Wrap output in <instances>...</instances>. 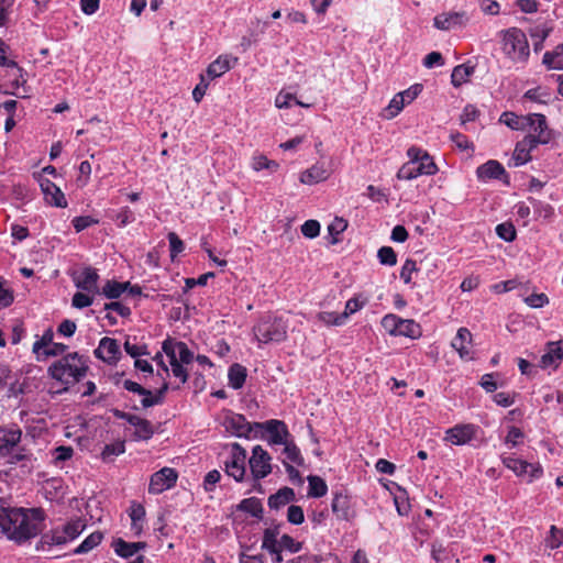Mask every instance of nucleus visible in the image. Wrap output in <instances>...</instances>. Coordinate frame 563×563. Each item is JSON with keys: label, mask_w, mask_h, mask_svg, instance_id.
<instances>
[{"label": "nucleus", "mask_w": 563, "mask_h": 563, "mask_svg": "<svg viewBox=\"0 0 563 563\" xmlns=\"http://www.w3.org/2000/svg\"><path fill=\"white\" fill-rule=\"evenodd\" d=\"M44 519L41 508H13L4 501L2 533L16 544H23L42 532Z\"/></svg>", "instance_id": "nucleus-1"}, {"label": "nucleus", "mask_w": 563, "mask_h": 563, "mask_svg": "<svg viewBox=\"0 0 563 563\" xmlns=\"http://www.w3.org/2000/svg\"><path fill=\"white\" fill-rule=\"evenodd\" d=\"M88 368L87 358L78 352H71L53 362L47 372L67 389L79 383L87 375Z\"/></svg>", "instance_id": "nucleus-2"}, {"label": "nucleus", "mask_w": 563, "mask_h": 563, "mask_svg": "<svg viewBox=\"0 0 563 563\" xmlns=\"http://www.w3.org/2000/svg\"><path fill=\"white\" fill-rule=\"evenodd\" d=\"M288 324L282 317L265 314L253 327V334L258 345L280 343L287 338Z\"/></svg>", "instance_id": "nucleus-3"}, {"label": "nucleus", "mask_w": 563, "mask_h": 563, "mask_svg": "<svg viewBox=\"0 0 563 563\" xmlns=\"http://www.w3.org/2000/svg\"><path fill=\"white\" fill-rule=\"evenodd\" d=\"M407 154L410 161L398 170V179L411 180L421 175H434L438 172V167L431 156L422 150L410 147Z\"/></svg>", "instance_id": "nucleus-4"}, {"label": "nucleus", "mask_w": 563, "mask_h": 563, "mask_svg": "<svg viewBox=\"0 0 563 563\" xmlns=\"http://www.w3.org/2000/svg\"><path fill=\"white\" fill-rule=\"evenodd\" d=\"M503 51L514 62L528 59V40L526 33L518 27L501 31Z\"/></svg>", "instance_id": "nucleus-5"}, {"label": "nucleus", "mask_w": 563, "mask_h": 563, "mask_svg": "<svg viewBox=\"0 0 563 563\" xmlns=\"http://www.w3.org/2000/svg\"><path fill=\"white\" fill-rule=\"evenodd\" d=\"M555 133L549 128L547 118L540 113H530V152L538 145L551 143Z\"/></svg>", "instance_id": "nucleus-6"}, {"label": "nucleus", "mask_w": 563, "mask_h": 563, "mask_svg": "<svg viewBox=\"0 0 563 563\" xmlns=\"http://www.w3.org/2000/svg\"><path fill=\"white\" fill-rule=\"evenodd\" d=\"M221 424L227 432L238 438H250L253 431H257L254 423H250L243 415L231 410L223 412Z\"/></svg>", "instance_id": "nucleus-7"}, {"label": "nucleus", "mask_w": 563, "mask_h": 563, "mask_svg": "<svg viewBox=\"0 0 563 563\" xmlns=\"http://www.w3.org/2000/svg\"><path fill=\"white\" fill-rule=\"evenodd\" d=\"M246 451L239 443L231 444V452L229 459L224 462L225 473L233 477L236 482L244 479L246 468Z\"/></svg>", "instance_id": "nucleus-8"}, {"label": "nucleus", "mask_w": 563, "mask_h": 563, "mask_svg": "<svg viewBox=\"0 0 563 563\" xmlns=\"http://www.w3.org/2000/svg\"><path fill=\"white\" fill-rule=\"evenodd\" d=\"M272 457L261 445L252 449V455L249 460L251 474L254 481L265 478L272 473Z\"/></svg>", "instance_id": "nucleus-9"}, {"label": "nucleus", "mask_w": 563, "mask_h": 563, "mask_svg": "<svg viewBox=\"0 0 563 563\" xmlns=\"http://www.w3.org/2000/svg\"><path fill=\"white\" fill-rule=\"evenodd\" d=\"M163 352L169 360V364L180 361L185 364H190L194 360L192 352L188 349L187 344L181 341H176L172 338H167L163 342Z\"/></svg>", "instance_id": "nucleus-10"}, {"label": "nucleus", "mask_w": 563, "mask_h": 563, "mask_svg": "<svg viewBox=\"0 0 563 563\" xmlns=\"http://www.w3.org/2000/svg\"><path fill=\"white\" fill-rule=\"evenodd\" d=\"M255 428L258 430H266L269 433L268 442L271 444L285 445L289 440L290 433L287 426L282 420H267L265 422H254Z\"/></svg>", "instance_id": "nucleus-11"}, {"label": "nucleus", "mask_w": 563, "mask_h": 563, "mask_svg": "<svg viewBox=\"0 0 563 563\" xmlns=\"http://www.w3.org/2000/svg\"><path fill=\"white\" fill-rule=\"evenodd\" d=\"M178 474L172 467H163L151 476L148 493L161 494L172 488L177 481Z\"/></svg>", "instance_id": "nucleus-12"}, {"label": "nucleus", "mask_w": 563, "mask_h": 563, "mask_svg": "<svg viewBox=\"0 0 563 563\" xmlns=\"http://www.w3.org/2000/svg\"><path fill=\"white\" fill-rule=\"evenodd\" d=\"M95 355L109 365H114L121 356L120 345L115 339L104 336L95 350Z\"/></svg>", "instance_id": "nucleus-13"}, {"label": "nucleus", "mask_w": 563, "mask_h": 563, "mask_svg": "<svg viewBox=\"0 0 563 563\" xmlns=\"http://www.w3.org/2000/svg\"><path fill=\"white\" fill-rule=\"evenodd\" d=\"M22 431L18 427H0V456H7L21 441Z\"/></svg>", "instance_id": "nucleus-14"}, {"label": "nucleus", "mask_w": 563, "mask_h": 563, "mask_svg": "<svg viewBox=\"0 0 563 563\" xmlns=\"http://www.w3.org/2000/svg\"><path fill=\"white\" fill-rule=\"evenodd\" d=\"M563 360V340L555 342H548L545 345V352L541 356L539 366L541 368H548L553 366L556 368L560 362Z\"/></svg>", "instance_id": "nucleus-15"}, {"label": "nucleus", "mask_w": 563, "mask_h": 563, "mask_svg": "<svg viewBox=\"0 0 563 563\" xmlns=\"http://www.w3.org/2000/svg\"><path fill=\"white\" fill-rule=\"evenodd\" d=\"M40 187L44 195L45 201L57 208L67 207V200L64 192L51 180L44 178L40 180Z\"/></svg>", "instance_id": "nucleus-16"}, {"label": "nucleus", "mask_w": 563, "mask_h": 563, "mask_svg": "<svg viewBox=\"0 0 563 563\" xmlns=\"http://www.w3.org/2000/svg\"><path fill=\"white\" fill-rule=\"evenodd\" d=\"M474 434L473 424H457L446 430L444 440L454 445H463L470 442Z\"/></svg>", "instance_id": "nucleus-17"}, {"label": "nucleus", "mask_w": 563, "mask_h": 563, "mask_svg": "<svg viewBox=\"0 0 563 563\" xmlns=\"http://www.w3.org/2000/svg\"><path fill=\"white\" fill-rule=\"evenodd\" d=\"M506 175L504 166L495 159H490L476 169V176L481 181H487L489 179H500Z\"/></svg>", "instance_id": "nucleus-18"}, {"label": "nucleus", "mask_w": 563, "mask_h": 563, "mask_svg": "<svg viewBox=\"0 0 563 563\" xmlns=\"http://www.w3.org/2000/svg\"><path fill=\"white\" fill-rule=\"evenodd\" d=\"M81 291H77L71 299L73 307L82 309L89 307L93 302V298L89 295L91 291L99 292L98 284H76Z\"/></svg>", "instance_id": "nucleus-19"}, {"label": "nucleus", "mask_w": 563, "mask_h": 563, "mask_svg": "<svg viewBox=\"0 0 563 563\" xmlns=\"http://www.w3.org/2000/svg\"><path fill=\"white\" fill-rule=\"evenodd\" d=\"M238 63V57H232L230 55H221L216 60H213L207 68V76L209 79H216L221 77L223 74L229 71L232 68V63Z\"/></svg>", "instance_id": "nucleus-20"}, {"label": "nucleus", "mask_w": 563, "mask_h": 563, "mask_svg": "<svg viewBox=\"0 0 563 563\" xmlns=\"http://www.w3.org/2000/svg\"><path fill=\"white\" fill-rule=\"evenodd\" d=\"M472 344V333L466 328H460L455 338L452 340V347L460 354L461 358H470V346Z\"/></svg>", "instance_id": "nucleus-21"}, {"label": "nucleus", "mask_w": 563, "mask_h": 563, "mask_svg": "<svg viewBox=\"0 0 563 563\" xmlns=\"http://www.w3.org/2000/svg\"><path fill=\"white\" fill-rule=\"evenodd\" d=\"M467 21L464 12H452L437 15L434 18V26L439 30H450L455 25H462Z\"/></svg>", "instance_id": "nucleus-22"}, {"label": "nucleus", "mask_w": 563, "mask_h": 563, "mask_svg": "<svg viewBox=\"0 0 563 563\" xmlns=\"http://www.w3.org/2000/svg\"><path fill=\"white\" fill-rule=\"evenodd\" d=\"M330 176L329 170L322 164H314L300 175V183L305 185H314L324 181Z\"/></svg>", "instance_id": "nucleus-23"}, {"label": "nucleus", "mask_w": 563, "mask_h": 563, "mask_svg": "<svg viewBox=\"0 0 563 563\" xmlns=\"http://www.w3.org/2000/svg\"><path fill=\"white\" fill-rule=\"evenodd\" d=\"M332 511L335 514L338 519L349 520L352 512L350 506V499L347 495L343 493H335L332 499Z\"/></svg>", "instance_id": "nucleus-24"}, {"label": "nucleus", "mask_w": 563, "mask_h": 563, "mask_svg": "<svg viewBox=\"0 0 563 563\" xmlns=\"http://www.w3.org/2000/svg\"><path fill=\"white\" fill-rule=\"evenodd\" d=\"M146 548L145 542H126L123 539L119 538L113 541L114 552L121 558H132L140 550Z\"/></svg>", "instance_id": "nucleus-25"}, {"label": "nucleus", "mask_w": 563, "mask_h": 563, "mask_svg": "<svg viewBox=\"0 0 563 563\" xmlns=\"http://www.w3.org/2000/svg\"><path fill=\"white\" fill-rule=\"evenodd\" d=\"M296 498L295 492L290 487H283L277 493L268 498V506L271 509H279L287 504L294 501Z\"/></svg>", "instance_id": "nucleus-26"}, {"label": "nucleus", "mask_w": 563, "mask_h": 563, "mask_svg": "<svg viewBox=\"0 0 563 563\" xmlns=\"http://www.w3.org/2000/svg\"><path fill=\"white\" fill-rule=\"evenodd\" d=\"M528 136L517 143L512 156L508 163L509 167H519L528 163Z\"/></svg>", "instance_id": "nucleus-27"}, {"label": "nucleus", "mask_w": 563, "mask_h": 563, "mask_svg": "<svg viewBox=\"0 0 563 563\" xmlns=\"http://www.w3.org/2000/svg\"><path fill=\"white\" fill-rule=\"evenodd\" d=\"M228 378L229 385L233 389L242 388L246 379V368L238 363L231 365L229 368Z\"/></svg>", "instance_id": "nucleus-28"}, {"label": "nucleus", "mask_w": 563, "mask_h": 563, "mask_svg": "<svg viewBox=\"0 0 563 563\" xmlns=\"http://www.w3.org/2000/svg\"><path fill=\"white\" fill-rule=\"evenodd\" d=\"M397 335L417 339L421 335L420 325L411 319H399Z\"/></svg>", "instance_id": "nucleus-29"}, {"label": "nucleus", "mask_w": 563, "mask_h": 563, "mask_svg": "<svg viewBox=\"0 0 563 563\" xmlns=\"http://www.w3.org/2000/svg\"><path fill=\"white\" fill-rule=\"evenodd\" d=\"M423 271L424 267L422 263L417 266L415 262L407 261L401 268L400 277L404 279V282H410L412 278L423 279Z\"/></svg>", "instance_id": "nucleus-30"}, {"label": "nucleus", "mask_w": 563, "mask_h": 563, "mask_svg": "<svg viewBox=\"0 0 563 563\" xmlns=\"http://www.w3.org/2000/svg\"><path fill=\"white\" fill-rule=\"evenodd\" d=\"M542 62L550 69H563V43L553 52H547Z\"/></svg>", "instance_id": "nucleus-31"}, {"label": "nucleus", "mask_w": 563, "mask_h": 563, "mask_svg": "<svg viewBox=\"0 0 563 563\" xmlns=\"http://www.w3.org/2000/svg\"><path fill=\"white\" fill-rule=\"evenodd\" d=\"M132 421H134L132 426L135 428L134 435L137 440H148L152 438L154 428L148 420L137 417L132 419Z\"/></svg>", "instance_id": "nucleus-32"}, {"label": "nucleus", "mask_w": 563, "mask_h": 563, "mask_svg": "<svg viewBox=\"0 0 563 563\" xmlns=\"http://www.w3.org/2000/svg\"><path fill=\"white\" fill-rule=\"evenodd\" d=\"M499 121L512 130H525L528 125V118L519 117L514 112H504Z\"/></svg>", "instance_id": "nucleus-33"}, {"label": "nucleus", "mask_w": 563, "mask_h": 563, "mask_svg": "<svg viewBox=\"0 0 563 563\" xmlns=\"http://www.w3.org/2000/svg\"><path fill=\"white\" fill-rule=\"evenodd\" d=\"M474 73V67L466 66V65H457L454 67L452 75H451V81L454 87H460L464 82H466L470 78V76Z\"/></svg>", "instance_id": "nucleus-34"}, {"label": "nucleus", "mask_w": 563, "mask_h": 563, "mask_svg": "<svg viewBox=\"0 0 563 563\" xmlns=\"http://www.w3.org/2000/svg\"><path fill=\"white\" fill-rule=\"evenodd\" d=\"M404 97H400L399 92L394 96V98L389 101L388 106L383 110V118L390 120L398 115L400 111L404 109Z\"/></svg>", "instance_id": "nucleus-35"}, {"label": "nucleus", "mask_w": 563, "mask_h": 563, "mask_svg": "<svg viewBox=\"0 0 563 563\" xmlns=\"http://www.w3.org/2000/svg\"><path fill=\"white\" fill-rule=\"evenodd\" d=\"M103 539V534L99 531L92 532L89 534L75 550V553L82 554L88 553L92 549H95L97 545L100 544V542Z\"/></svg>", "instance_id": "nucleus-36"}, {"label": "nucleus", "mask_w": 563, "mask_h": 563, "mask_svg": "<svg viewBox=\"0 0 563 563\" xmlns=\"http://www.w3.org/2000/svg\"><path fill=\"white\" fill-rule=\"evenodd\" d=\"M68 537H66V533L63 531L54 530L52 533L44 534L41 538L40 544L44 549L46 545H62L67 543Z\"/></svg>", "instance_id": "nucleus-37"}, {"label": "nucleus", "mask_w": 563, "mask_h": 563, "mask_svg": "<svg viewBox=\"0 0 563 563\" xmlns=\"http://www.w3.org/2000/svg\"><path fill=\"white\" fill-rule=\"evenodd\" d=\"M238 509L242 510V511H245V512H249L251 514L253 517H256V518H260L262 516V512H263V507H262V504L261 501L255 498V497H251V498H245L243 499L239 506H238Z\"/></svg>", "instance_id": "nucleus-38"}, {"label": "nucleus", "mask_w": 563, "mask_h": 563, "mask_svg": "<svg viewBox=\"0 0 563 563\" xmlns=\"http://www.w3.org/2000/svg\"><path fill=\"white\" fill-rule=\"evenodd\" d=\"M283 454L285 455L286 462L294 463L296 465H302L303 464V457L300 453V450L297 448V445L292 441H288L284 445Z\"/></svg>", "instance_id": "nucleus-39"}, {"label": "nucleus", "mask_w": 563, "mask_h": 563, "mask_svg": "<svg viewBox=\"0 0 563 563\" xmlns=\"http://www.w3.org/2000/svg\"><path fill=\"white\" fill-rule=\"evenodd\" d=\"M71 277L74 282H97L98 273L92 267H77L73 269Z\"/></svg>", "instance_id": "nucleus-40"}, {"label": "nucleus", "mask_w": 563, "mask_h": 563, "mask_svg": "<svg viewBox=\"0 0 563 563\" xmlns=\"http://www.w3.org/2000/svg\"><path fill=\"white\" fill-rule=\"evenodd\" d=\"M309 490L308 495L312 497H322L327 494L328 487L325 482L318 476H309Z\"/></svg>", "instance_id": "nucleus-41"}, {"label": "nucleus", "mask_w": 563, "mask_h": 563, "mask_svg": "<svg viewBox=\"0 0 563 563\" xmlns=\"http://www.w3.org/2000/svg\"><path fill=\"white\" fill-rule=\"evenodd\" d=\"M278 166L279 165L277 162L271 161L265 155L262 154L255 155L252 158V168L255 172H260L264 168L275 172L277 170Z\"/></svg>", "instance_id": "nucleus-42"}, {"label": "nucleus", "mask_w": 563, "mask_h": 563, "mask_svg": "<svg viewBox=\"0 0 563 563\" xmlns=\"http://www.w3.org/2000/svg\"><path fill=\"white\" fill-rule=\"evenodd\" d=\"M277 529H266L264 531L262 549L267 550L268 552H276V549L279 548V540H277Z\"/></svg>", "instance_id": "nucleus-43"}, {"label": "nucleus", "mask_w": 563, "mask_h": 563, "mask_svg": "<svg viewBox=\"0 0 563 563\" xmlns=\"http://www.w3.org/2000/svg\"><path fill=\"white\" fill-rule=\"evenodd\" d=\"M347 228V222L342 218H335L329 225L328 232L331 235V244L339 242L338 235L344 232Z\"/></svg>", "instance_id": "nucleus-44"}, {"label": "nucleus", "mask_w": 563, "mask_h": 563, "mask_svg": "<svg viewBox=\"0 0 563 563\" xmlns=\"http://www.w3.org/2000/svg\"><path fill=\"white\" fill-rule=\"evenodd\" d=\"M131 284H104V286L99 289V292L104 295L107 298L110 299H117L119 298L123 292L126 291V286H130Z\"/></svg>", "instance_id": "nucleus-45"}, {"label": "nucleus", "mask_w": 563, "mask_h": 563, "mask_svg": "<svg viewBox=\"0 0 563 563\" xmlns=\"http://www.w3.org/2000/svg\"><path fill=\"white\" fill-rule=\"evenodd\" d=\"M545 544L550 549H558L563 544V530L556 526H551L549 534L545 538Z\"/></svg>", "instance_id": "nucleus-46"}, {"label": "nucleus", "mask_w": 563, "mask_h": 563, "mask_svg": "<svg viewBox=\"0 0 563 563\" xmlns=\"http://www.w3.org/2000/svg\"><path fill=\"white\" fill-rule=\"evenodd\" d=\"M505 466L511 470L516 475H522L527 471V462L514 456H505L503 459Z\"/></svg>", "instance_id": "nucleus-47"}, {"label": "nucleus", "mask_w": 563, "mask_h": 563, "mask_svg": "<svg viewBox=\"0 0 563 563\" xmlns=\"http://www.w3.org/2000/svg\"><path fill=\"white\" fill-rule=\"evenodd\" d=\"M500 377L498 373H489L482 376L479 385L487 391L493 393L498 387L503 386L501 383H498L497 378Z\"/></svg>", "instance_id": "nucleus-48"}, {"label": "nucleus", "mask_w": 563, "mask_h": 563, "mask_svg": "<svg viewBox=\"0 0 563 563\" xmlns=\"http://www.w3.org/2000/svg\"><path fill=\"white\" fill-rule=\"evenodd\" d=\"M318 320L325 325H343L345 323L344 316L330 311L318 313Z\"/></svg>", "instance_id": "nucleus-49"}, {"label": "nucleus", "mask_w": 563, "mask_h": 563, "mask_svg": "<svg viewBox=\"0 0 563 563\" xmlns=\"http://www.w3.org/2000/svg\"><path fill=\"white\" fill-rule=\"evenodd\" d=\"M84 529V521L81 519H76L65 525L63 530L66 533V537H68V540H74L82 532Z\"/></svg>", "instance_id": "nucleus-50"}, {"label": "nucleus", "mask_w": 563, "mask_h": 563, "mask_svg": "<svg viewBox=\"0 0 563 563\" xmlns=\"http://www.w3.org/2000/svg\"><path fill=\"white\" fill-rule=\"evenodd\" d=\"M496 233L500 239L507 242H510L516 238V229L511 222H504L498 224L496 227Z\"/></svg>", "instance_id": "nucleus-51"}, {"label": "nucleus", "mask_w": 563, "mask_h": 563, "mask_svg": "<svg viewBox=\"0 0 563 563\" xmlns=\"http://www.w3.org/2000/svg\"><path fill=\"white\" fill-rule=\"evenodd\" d=\"M533 211L536 219L549 220L554 214V210L550 205L540 201L533 202Z\"/></svg>", "instance_id": "nucleus-52"}, {"label": "nucleus", "mask_w": 563, "mask_h": 563, "mask_svg": "<svg viewBox=\"0 0 563 563\" xmlns=\"http://www.w3.org/2000/svg\"><path fill=\"white\" fill-rule=\"evenodd\" d=\"M378 260L384 265H395L397 256L390 246H383L377 252Z\"/></svg>", "instance_id": "nucleus-53"}, {"label": "nucleus", "mask_w": 563, "mask_h": 563, "mask_svg": "<svg viewBox=\"0 0 563 563\" xmlns=\"http://www.w3.org/2000/svg\"><path fill=\"white\" fill-rule=\"evenodd\" d=\"M14 2L15 0H0V27L8 24Z\"/></svg>", "instance_id": "nucleus-54"}, {"label": "nucleus", "mask_w": 563, "mask_h": 563, "mask_svg": "<svg viewBox=\"0 0 563 563\" xmlns=\"http://www.w3.org/2000/svg\"><path fill=\"white\" fill-rule=\"evenodd\" d=\"M399 317L396 314H387L382 319V327L390 335L397 336Z\"/></svg>", "instance_id": "nucleus-55"}, {"label": "nucleus", "mask_w": 563, "mask_h": 563, "mask_svg": "<svg viewBox=\"0 0 563 563\" xmlns=\"http://www.w3.org/2000/svg\"><path fill=\"white\" fill-rule=\"evenodd\" d=\"M287 520L292 525H301L305 520L302 508L297 505L289 506L287 510Z\"/></svg>", "instance_id": "nucleus-56"}, {"label": "nucleus", "mask_w": 563, "mask_h": 563, "mask_svg": "<svg viewBox=\"0 0 563 563\" xmlns=\"http://www.w3.org/2000/svg\"><path fill=\"white\" fill-rule=\"evenodd\" d=\"M168 242L170 247V256L175 258L179 253H181L185 249L184 242L179 239V236L175 232L168 233Z\"/></svg>", "instance_id": "nucleus-57"}, {"label": "nucleus", "mask_w": 563, "mask_h": 563, "mask_svg": "<svg viewBox=\"0 0 563 563\" xmlns=\"http://www.w3.org/2000/svg\"><path fill=\"white\" fill-rule=\"evenodd\" d=\"M301 233L309 239H313L320 233V224L317 220H307L301 225Z\"/></svg>", "instance_id": "nucleus-58"}, {"label": "nucleus", "mask_w": 563, "mask_h": 563, "mask_svg": "<svg viewBox=\"0 0 563 563\" xmlns=\"http://www.w3.org/2000/svg\"><path fill=\"white\" fill-rule=\"evenodd\" d=\"M422 91V85L421 84H415L410 86L408 89L399 92L400 97H404V103L409 104L411 103Z\"/></svg>", "instance_id": "nucleus-59"}, {"label": "nucleus", "mask_w": 563, "mask_h": 563, "mask_svg": "<svg viewBox=\"0 0 563 563\" xmlns=\"http://www.w3.org/2000/svg\"><path fill=\"white\" fill-rule=\"evenodd\" d=\"M279 549L288 550L291 553H297L301 550V543L295 541L290 536L284 534L279 540Z\"/></svg>", "instance_id": "nucleus-60"}, {"label": "nucleus", "mask_w": 563, "mask_h": 563, "mask_svg": "<svg viewBox=\"0 0 563 563\" xmlns=\"http://www.w3.org/2000/svg\"><path fill=\"white\" fill-rule=\"evenodd\" d=\"M125 451L124 442H115L111 444H107L102 451L103 459H109L111 456H118Z\"/></svg>", "instance_id": "nucleus-61"}, {"label": "nucleus", "mask_w": 563, "mask_h": 563, "mask_svg": "<svg viewBox=\"0 0 563 563\" xmlns=\"http://www.w3.org/2000/svg\"><path fill=\"white\" fill-rule=\"evenodd\" d=\"M53 338H54L53 331L51 329L46 330L44 332V334L42 335V338L40 340H37L36 342H34L33 352L38 353L41 350L47 349L52 344Z\"/></svg>", "instance_id": "nucleus-62"}, {"label": "nucleus", "mask_w": 563, "mask_h": 563, "mask_svg": "<svg viewBox=\"0 0 563 563\" xmlns=\"http://www.w3.org/2000/svg\"><path fill=\"white\" fill-rule=\"evenodd\" d=\"M97 223H98V220H96L89 216H81V217H76L73 219V225H74L76 232H80V231L89 228L90 225L97 224Z\"/></svg>", "instance_id": "nucleus-63"}, {"label": "nucleus", "mask_w": 563, "mask_h": 563, "mask_svg": "<svg viewBox=\"0 0 563 563\" xmlns=\"http://www.w3.org/2000/svg\"><path fill=\"white\" fill-rule=\"evenodd\" d=\"M295 101L294 95L290 92L280 91L275 99V106L279 109H287L291 106V102Z\"/></svg>", "instance_id": "nucleus-64"}]
</instances>
